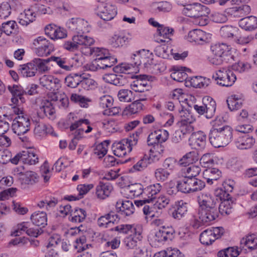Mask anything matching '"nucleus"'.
<instances>
[{"mask_svg": "<svg viewBox=\"0 0 257 257\" xmlns=\"http://www.w3.org/2000/svg\"><path fill=\"white\" fill-rule=\"evenodd\" d=\"M220 117L213 121L209 134V140L215 148L223 147L229 144L232 138V128L229 125L222 124Z\"/></svg>", "mask_w": 257, "mask_h": 257, "instance_id": "1", "label": "nucleus"}, {"mask_svg": "<svg viewBox=\"0 0 257 257\" xmlns=\"http://www.w3.org/2000/svg\"><path fill=\"white\" fill-rule=\"evenodd\" d=\"M199 205L198 215L204 222L214 221L217 218V206L219 201L217 198L207 193H202L197 198Z\"/></svg>", "mask_w": 257, "mask_h": 257, "instance_id": "2", "label": "nucleus"}, {"mask_svg": "<svg viewBox=\"0 0 257 257\" xmlns=\"http://www.w3.org/2000/svg\"><path fill=\"white\" fill-rule=\"evenodd\" d=\"M94 43L91 37L83 35H77L73 36L72 40L65 42L64 48L70 51H74L79 49L89 48Z\"/></svg>", "mask_w": 257, "mask_h": 257, "instance_id": "3", "label": "nucleus"}, {"mask_svg": "<svg viewBox=\"0 0 257 257\" xmlns=\"http://www.w3.org/2000/svg\"><path fill=\"white\" fill-rule=\"evenodd\" d=\"M212 79L217 84L221 86L230 87L235 82L236 77L232 70L223 68L217 70L213 74Z\"/></svg>", "mask_w": 257, "mask_h": 257, "instance_id": "4", "label": "nucleus"}, {"mask_svg": "<svg viewBox=\"0 0 257 257\" xmlns=\"http://www.w3.org/2000/svg\"><path fill=\"white\" fill-rule=\"evenodd\" d=\"M184 14L191 18H199L206 17L210 12L209 9L200 4H190L185 7L183 10Z\"/></svg>", "mask_w": 257, "mask_h": 257, "instance_id": "5", "label": "nucleus"}, {"mask_svg": "<svg viewBox=\"0 0 257 257\" xmlns=\"http://www.w3.org/2000/svg\"><path fill=\"white\" fill-rule=\"evenodd\" d=\"M30 120L23 115L16 116L13 119L12 128L13 132L21 136L27 133L30 128Z\"/></svg>", "mask_w": 257, "mask_h": 257, "instance_id": "6", "label": "nucleus"}, {"mask_svg": "<svg viewBox=\"0 0 257 257\" xmlns=\"http://www.w3.org/2000/svg\"><path fill=\"white\" fill-rule=\"evenodd\" d=\"M162 189V186L159 183L151 185L144 189V199L135 201V203L138 207L142 206L146 203H150V201L154 202L156 196Z\"/></svg>", "mask_w": 257, "mask_h": 257, "instance_id": "7", "label": "nucleus"}, {"mask_svg": "<svg viewBox=\"0 0 257 257\" xmlns=\"http://www.w3.org/2000/svg\"><path fill=\"white\" fill-rule=\"evenodd\" d=\"M97 15L104 21H110L114 18L117 14L114 6L109 4L97 5Z\"/></svg>", "mask_w": 257, "mask_h": 257, "instance_id": "8", "label": "nucleus"}, {"mask_svg": "<svg viewBox=\"0 0 257 257\" xmlns=\"http://www.w3.org/2000/svg\"><path fill=\"white\" fill-rule=\"evenodd\" d=\"M136 80H135L131 86L132 89L139 92H143L149 91L151 88V82L149 81L148 78L149 75H140L135 76Z\"/></svg>", "mask_w": 257, "mask_h": 257, "instance_id": "9", "label": "nucleus"}, {"mask_svg": "<svg viewBox=\"0 0 257 257\" xmlns=\"http://www.w3.org/2000/svg\"><path fill=\"white\" fill-rule=\"evenodd\" d=\"M230 46L224 43H218L213 45L210 47V51L220 56H223L225 63H228L233 60V56L231 55Z\"/></svg>", "mask_w": 257, "mask_h": 257, "instance_id": "10", "label": "nucleus"}, {"mask_svg": "<svg viewBox=\"0 0 257 257\" xmlns=\"http://www.w3.org/2000/svg\"><path fill=\"white\" fill-rule=\"evenodd\" d=\"M118 215L111 210L108 213L100 216L97 220V225L102 228H107L115 224L119 221Z\"/></svg>", "mask_w": 257, "mask_h": 257, "instance_id": "11", "label": "nucleus"}, {"mask_svg": "<svg viewBox=\"0 0 257 257\" xmlns=\"http://www.w3.org/2000/svg\"><path fill=\"white\" fill-rule=\"evenodd\" d=\"M136 231L124 239V243L127 249H134L140 243L143 238L142 228L141 226H137Z\"/></svg>", "mask_w": 257, "mask_h": 257, "instance_id": "12", "label": "nucleus"}, {"mask_svg": "<svg viewBox=\"0 0 257 257\" xmlns=\"http://www.w3.org/2000/svg\"><path fill=\"white\" fill-rule=\"evenodd\" d=\"M87 21L80 18H73L69 20L66 23L67 28L70 31L77 33L78 35H81V33L87 31Z\"/></svg>", "mask_w": 257, "mask_h": 257, "instance_id": "13", "label": "nucleus"}, {"mask_svg": "<svg viewBox=\"0 0 257 257\" xmlns=\"http://www.w3.org/2000/svg\"><path fill=\"white\" fill-rule=\"evenodd\" d=\"M206 135L202 131L193 133L189 138V143L195 149H204L206 146Z\"/></svg>", "mask_w": 257, "mask_h": 257, "instance_id": "14", "label": "nucleus"}, {"mask_svg": "<svg viewBox=\"0 0 257 257\" xmlns=\"http://www.w3.org/2000/svg\"><path fill=\"white\" fill-rule=\"evenodd\" d=\"M174 30L162 25L157 30V33L154 35L155 41L158 43H169L171 37L173 36Z\"/></svg>", "mask_w": 257, "mask_h": 257, "instance_id": "15", "label": "nucleus"}, {"mask_svg": "<svg viewBox=\"0 0 257 257\" xmlns=\"http://www.w3.org/2000/svg\"><path fill=\"white\" fill-rule=\"evenodd\" d=\"M8 89L12 94L11 101L14 104H18L19 100L22 103L25 102V98L23 97L25 90L21 86L16 84L9 85Z\"/></svg>", "mask_w": 257, "mask_h": 257, "instance_id": "16", "label": "nucleus"}, {"mask_svg": "<svg viewBox=\"0 0 257 257\" xmlns=\"http://www.w3.org/2000/svg\"><path fill=\"white\" fill-rule=\"evenodd\" d=\"M61 103V105L64 107H67L69 104V99L65 93H58L56 96H50L49 93V115H52L55 113L53 111L54 107L53 105H55V103Z\"/></svg>", "mask_w": 257, "mask_h": 257, "instance_id": "17", "label": "nucleus"}, {"mask_svg": "<svg viewBox=\"0 0 257 257\" xmlns=\"http://www.w3.org/2000/svg\"><path fill=\"white\" fill-rule=\"evenodd\" d=\"M116 208L118 212L125 216H130L134 212L135 208L132 201L128 200H118L116 203Z\"/></svg>", "mask_w": 257, "mask_h": 257, "instance_id": "18", "label": "nucleus"}, {"mask_svg": "<svg viewBox=\"0 0 257 257\" xmlns=\"http://www.w3.org/2000/svg\"><path fill=\"white\" fill-rule=\"evenodd\" d=\"M194 180L193 178L184 177L182 180L177 181V188L178 190L184 193L195 192L194 186Z\"/></svg>", "mask_w": 257, "mask_h": 257, "instance_id": "19", "label": "nucleus"}, {"mask_svg": "<svg viewBox=\"0 0 257 257\" xmlns=\"http://www.w3.org/2000/svg\"><path fill=\"white\" fill-rule=\"evenodd\" d=\"M112 190L113 187L110 183L100 181L96 188V194L98 198L104 199L109 196Z\"/></svg>", "mask_w": 257, "mask_h": 257, "instance_id": "20", "label": "nucleus"}, {"mask_svg": "<svg viewBox=\"0 0 257 257\" xmlns=\"http://www.w3.org/2000/svg\"><path fill=\"white\" fill-rule=\"evenodd\" d=\"M18 71L24 77H31L35 76L37 68L34 65L32 60L26 64L20 65Z\"/></svg>", "mask_w": 257, "mask_h": 257, "instance_id": "21", "label": "nucleus"}, {"mask_svg": "<svg viewBox=\"0 0 257 257\" xmlns=\"http://www.w3.org/2000/svg\"><path fill=\"white\" fill-rule=\"evenodd\" d=\"M238 24L244 30L251 31L257 28V18L252 16L246 17L241 19Z\"/></svg>", "mask_w": 257, "mask_h": 257, "instance_id": "22", "label": "nucleus"}, {"mask_svg": "<svg viewBox=\"0 0 257 257\" xmlns=\"http://www.w3.org/2000/svg\"><path fill=\"white\" fill-rule=\"evenodd\" d=\"M131 38L122 34H115L109 40V44L113 48H118L128 44Z\"/></svg>", "mask_w": 257, "mask_h": 257, "instance_id": "23", "label": "nucleus"}, {"mask_svg": "<svg viewBox=\"0 0 257 257\" xmlns=\"http://www.w3.org/2000/svg\"><path fill=\"white\" fill-rule=\"evenodd\" d=\"M202 102L205 107L206 117L212 118L215 112L216 104L214 99L208 96H204L202 99Z\"/></svg>", "mask_w": 257, "mask_h": 257, "instance_id": "24", "label": "nucleus"}, {"mask_svg": "<svg viewBox=\"0 0 257 257\" xmlns=\"http://www.w3.org/2000/svg\"><path fill=\"white\" fill-rule=\"evenodd\" d=\"M22 162L29 165H34L39 162V158L31 149L22 151Z\"/></svg>", "mask_w": 257, "mask_h": 257, "instance_id": "25", "label": "nucleus"}, {"mask_svg": "<svg viewBox=\"0 0 257 257\" xmlns=\"http://www.w3.org/2000/svg\"><path fill=\"white\" fill-rule=\"evenodd\" d=\"M206 35L205 32L199 30L195 29L189 32L187 37V40L190 42H195L198 44H201L205 41Z\"/></svg>", "mask_w": 257, "mask_h": 257, "instance_id": "26", "label": "nucleus"}, {"mask_svg": "<svg viewBox=\"0 0 257 257\" xmlns=\"http://www.w3.org/2000/svg\"><path fill=\"white\" fill-rule=\"evenodd\" d=\"M254 143V139L249 135H244L239 137L235 142L236 147L241 150L250 148Z\"/></svg>", "mask_w": 257, "mask_h": 257, "instance_id": "27", "label": "nucleus"}, {"mask_svg": "<svg viewBox=\"0 0 257 257\" xmlns=\"http://www.w3.org/2000/svg\"><path fill=\"white\" fill-rule=\"evenodd\" d=\"M31 219L34 224L38 226L45 227L47 224V215L43 211H36L31 216Z\"/></svg>", "mask_w": 257, "mask_h": 257, "instance_id": "28", "label": "nucleus"}, {"mask_svg": "<svg viewBox=\"0 0 257 257\" xmlns=\"http://www.w3.org/2000/svg\"><path fill=\"white\" fill-rule=\"evenodd\" d=\"M36 14L31 9L26 10L21 13L19 17V23L20 25L26 26L35 20Z\"/></svg>", "mask_w": 257, "mask_h": 257, "instance_id": "29", "label": "nucleus"}, {"mask_svg": "<svg viewBox=\"0 0 257 257\" xmlns=\"http://www.w3.org/2000/svg\"><path fill=\"white\" fill-rule=\"evenodd\" d=\"M116 62V58L109 55L104 59L93 61V65L96 66L97 69H106L112 67Z\"/></svg>", "mask_w": 257, "mask_h": 257, "instance_id": "30", "label": "nucleus"}, {"mask_svg": "<svg viewBox=\"0 0 257 257\" xmlns=\"http://www.w3.org/2000/svg\"><path fill=\"white\" fill-rule=\"evenodd\" d=\"M53 27L51 24H49V38L53 40L61 39L67 37L66 31L60 27H57L54 25Z\"/></svg>", "mask_w": 257, "mask_h": 257, "instance_id": "31", "label": "nucleus"}, {"mask_svg": "<svg viewBox=\"0 0 257 257\" xmlns=\"http://www.w3.org/2000/svg\"><path fill=\"white\" fill-rule=\"evenodd\" d=\"M133 56L132 58L134 60V64L135 66H138L143 64L146 59L149 58V57L153 56V54L149 50L143 49L137 51L136 54H133Z\"/></svg>", "mask_w": 257, "mask_h": 257, "instance_id": "32", "label": "nucleus"}, {"mask_svg": "<svg viewBox=\"0 0 257 257\" xmlns=\"http://www.w3.org/2000/svg\"><path fill=\"white\" fill-rule=\"evenodd\" d=\"M19 174L22 183L32 185L38 181V176L35 172L29 171L25 173L20 172Z\"/></svg>", "mask_w": 257, "mask_h": 257, "instance_id": "33", "label": "nucleus"}, {"mask_svg": "<svg viewBox=\"0 0 257 257\" xmlns=\"http://www.w3.org/2000/svg\"><path fill=\"white\" fill-rule=\"evenodd\" d=\"M233 201L232 198L228 199L222 201L218 204L217 210H219L217 213V217L219 216V213L222 215H228L232 212V204Z\"/></svg>", "mask_w": 257, "mask_h": 257, "instance_id": "34", "label": "nucleus"}, {"mask_svg": "<svg viewBox=\"0 0 257 257\" xmlns=\"http://www.w3.org/2000/svg\"><path fill=\"white\" fill-rule=\"evenodd\" d=\"M204 178L208 184H211L213 180L216 181L221 176V172L217 168H208L204 171Z\"/></svg>", "mask_w": 257, "mask_h": 257, "instance_id": "35", "label": "nucleus"}, {"mask_svg": "<svg viewBox=\"0 0 257 257\" xmlns=\"http://www.w3.org/2000/svg\"><path fill=\"white\" fill-rule=\"evenodd\" d=\"M9 153L7 151L0 152V162L2 164H6L11 161L12 163L17 165L19 161L22 162V152L18 153L13 158L7 155Z\"/></svg>", "mask_w": 257, "mask_h": 257, "instance_id": "36", "label": "nucleus"}, {"mask_svg": "<svg viewBox=\"0 0 257 257\" xmlns=\"http://www.w3.org/2000/svg\"><path fill=\"white\" fill-rule=\"evenodd\" d=\"M187 204L181 200L178 202L177 208L172 212V217L176 219H181L183 217L187 212Z\"/></svg>", "mask_w": 257, "mask_h": 257, "instance_id": "37", "label": "nucleus"}, {"mask_svg": "<svg viewBox=\"0 0 257 257\" xmlns=\"http://www.w3.org/2000/svg\"><path fill=\"white\" fill-rule=\"evenodd\" d=\"M152 159L150 157L145 155L140 160H139L133 168L130 170L132 172L135 171H142L145 170L148 166L152 163Z\"/></svg>", "mask_w": 257, "mask_h": 257, "instance_id": "38", "label": "nucleus"}, {"mask_svg": "<svg viewBox=\"0 0 257 257\" xmlns=\"http://www.w3.org/2000/svg\"><path fill=\"white\" fill-rule=\"evenodd\" d=\"M240 244L242 247L246 246L250 249H254L257 247V237L254 234L247 235L241 239Z\"/></svg>", "mask_w": 257, "mask_h": 257, "instance_id": "39", "label": "nucleus"}, {"mask_svg": "<svg viewBox=\"0 0 257 257\" xmlns=\"http://www.w3.org/2000/svg\"><path fill=\"white\" fill-rule=\"evenodd\" d=\"M82 75L78 73H72L68 75L65 79L66 85L71 88H76L80 84Z\"/></svg>", "mask_w": 257, "mask_h": 257, "instance_id": "40", "label": "nucleus"}, {"mask_svg": "<svg viewBox=\"0 0 257 257\" xmlns=\"http://www.w3.org/2000/svg\"><path fill=\"white\" fill-rule=\"evenodd\" d=\"M86 211L81 208H76L74 211H72L69 216V220L73 222H81L86 218Z\"/></svg>", "mask_w": 257, "mask_h": 257, "instance_id": "41", "label": "nucleus"}, {"mask_svg": "<svg viewBox=\"0 0 257 257\" xmlns=\"http://www.w3.org/2000/svg\"><path fill=\"white\" fill-rule=\"evenodd\" d=\"M143 104L140 102V100H136L127 107L123 111V114L132 115L136 114L143 109Z\"/></svg>", "mask_w": 257, "mask_h": 257, "instance_id": "42", "label": "nucleus"}, {"mask_svg": "<svg viewBox=\"0 0 257 257\" xmlns=\"http://www.w3.org/2000/svg\"><path fill=\"white\" fill-rule=\"evenodd\" d=\"M110 144V141L105 140L97 145L94 149V154L99 159L103 158L107 152V147Z\"/></svg>", "mask_w": 257, "mask_h": 257, "instance_id": "43", "label": "nucleus"}, {"mask_svg": "<svg viewBox=\"0 0 257 257\" xmlns=\"http://www.w3.org/2000/svg\"><path fill=\"white\" fill-rule=\"evenodd\" d=\"M17 24L14 21H9L4 22L1 26L2 33H4L8 36L15 33L17 32Z\"/></svg>", "mask_w": 257, "mask_h": 257, "instance_id": "44", "label": "nucleus"}, {"mask_svg": "<svg viewBox=\"0 0 257 257\" xmlns=\"http://www.w3.org/2000/svg\"><path fill=\"white\" fill-rule=\"evenodd\" d=\"M152 7L155 12H169L172 9V5L166 1L154 3Z\"/></svg>", "mask_w": 257, "mask_h": 257, "instance_id": "45", "label": "nucleus"}, {"mask_svg": "<svg viewBox=\"0 0 257 257\" xmlns=\"http://www.w3.org/2000/svg\"><path fill=\"white\" fill-rule=\"evenodd\" d=\"M60 87V80L53 76H49V93L50 96L52 95L54 97L59 93L58 90Z\"/></svg>", "mask_w": 257, "mask_h": 257, "instance_id": "46", "label": "nucleus"}, {"mask_svg": "<svg viewBox=\"0 0 257 257\" xmlns=\"http://www.w3.org/2000/svg\"><path fill=\"white\" fill-rule=\"evenodd\" d=\"M212 234L209 228L204 230L200 235V242L207 245L211 244L215 241V238Z\"/></svg>", "mask_w": 257, "mask_h": 257, "instance_id": "47", "label": "nucleus"}, {"mask_svg": "<svg viewBox=\"0 0 257 257\" xmlns=\"http://www.w3.org/2000/svg\"><path fill=\"white\" fill-rule=\"evenodd\" d=\"M190 72V69L186 67H181V70H177L171 74L172 78L178 82H183L186 80L188 75L186 72Z\"/></svg>", "mask_w": 257, "mask_h": 257, "instance_id": "48", "label": "nucleus"}, {"mask_svg": "<svg viewBox=\"0 0 257 257\" xmlns=\"http://www.w3.org/2000/svg\"><path fill=\"white\" fill-rule=\"evenodd\" d=\"M226 101L229 109L231 111L237 109L242 106L241 100L239 99L235 95H231Z\"/></svg>", "mask_w": 257, "mask_h": 257, "instance_id": "49", "label": "nucleus"}, {"mask_svg": "<svg viewBox=\"0 0 257 257\" xmlns=\"http://www.w3.org/2000/svg\"><path fill=\"white\" fill-rule=\"evenodd\" d=\"M237 32V29L231 26H222L220 30L221 36L224 38H232Z\"/></svg>", "mask_w": 257, "mask_h": 257, "instance_id": "50", "label": "nucleus"}, {"mask_svg": "<svg viewBox=\"0 0 257 257\" xmlns=\"http://www.w3.org/2000/svg\"><path fill=\"white\" fill-rule=\"evenodd\" d=\"M120 101L124 102H130L134 99L133 92L128 89L120 90L117 94Z\"/></svg>", "mask_w": 257, "mask_h": 257, "instance_id": "51", "label": "nucleus"}, {"mask_svg": "<svg viewBox=\"0 0 257 257\" xmlns=\"http://www.w3.org/2000/svg\"><path fill=\"white\" fill-rule=\"evenodd\" d=\"M12 9L8 2H3L0 4V19H6L11 14Z\"/></svg>", "mask_w": 257, "mask_h": 257, "instance_id": "52", "label": "nucleus"}, {"mask_svg": "<svg viewBox=\"0 0 257 257\" xmlns=\"http://www.w3.org/2000/svg\"><path fill=\"white\" fill-rule=\"evenodd\" d=\"M196 153L194 151L187 153L179 160V165L186 167L189 166L190 164H193L194 160V157Z\"/></svg>", "mask_w": 257, "mask_h": 257, "instance_id": "53", "label": "nucleus"}, {"mask_svg": "<svg viewBox=\"0 0 257 257\" xmlns=\"http://www.w3.org/2000/svg\"><path fill=\"white\" fill-rule=\"evenodd\" d=\"M35 66H37V70L40 72H45L48 70L47 64L48 63V58L41 59L34 58L33 60Z\"/></svg>", "mask_w": 257, "mask_h": 257, "instance_id": "54", "label": "nucleus"}, {"mask_svg": "<svg viewBox=\"0 0 257 257\" xmlns=\"http://www.w3.org/2000/svg\"><path fill=\"white\" fill-rule=\"evenodd\" d=\"M48 109V99H42L39 108L37 111V114L39 118L43 119L47 116V110Z\"/></svg>", "mask_w": 257, "mask_h": 257, "instance_id": "55", "label": "nucleus"}, {"mask_svg": "<svg viewBox=\"0 0 257 257\" xmlns=\"http://www.w3.org/2000/svg\"><path fill=\"white\" fill-rule=\"evenodd\" d=\"M222 57L223 56H220V55H218L210 51L208 55L207 59L211 64L215 65H219L222 64L224 62H225V59H223Z\"/></svg>", "mask_w": 257, "mask_h": 257, "instance_id": "56", "label": "nucleus"}, {"mask_svg": "<svg viewBox=\"0 0 257 257\" xmlns=\"http://www.w3.org/2000/svg\"><path fill=\"white\" fill-rule=\"evenodd\" d=\"M170 199L165 196H161L158 198H155L154 201L155 208L162 209L167 206L169 203Z\"/></svg>", "mask_w": 257, "mask_h": 257, "instance_id": "57", "label": "nucleus"}, {"mask_svg": "<svg viewBox=\"0 0 257 257\" xmlns=\"http://www.w3.org/2000/svg\"><path fill=\"white\" fill-rule=\"evenodd\" d=\"M170 173L164 168L157 169L155 172V177L158 181H165L169 177Z\"/></svg>", "mask_w": 257, "mask_h": 257, "instance_id": "58", "label": "nucleus"}, {"mask_svg": "<svg viewBox=\"0 0 257 257\" xmlns=\"http://www.w3.org/2000/svg\"><path fill=\"white\" fill-rule=\"evenodd\" d=\"M170 51L168 47L165 45L158 46L155 49L156 55L164 59H167L169 57Z\"/></svg>", "mask_w": 257, "mask_h": 257, "instance_id": "59", "label": "nucleus"}, {"mask_svg": "<svg viewBox=\"0 0 257 257\" xmlns=\"http://www.w3.org/2000/svg\"><path fill=\"white\" fill-rule=\"evenodd\" d=\"M251 68V65L247 62L239 61L232 66V69L239 73L248 71Z\"/></svg>", "mask_w": 257, "mask_h": 257, "instance_id": "60", "label": "nucleus"}, {"mask_svg": "<svg viewBox=\"0 0 257 257\" xmlns=\"http://www.w3.org/2000/svg\"><path fill=\"white\" fill-rule=\"evenodd\" d=\"M215 198L219 199L220 201H224L231 198L229 194L227 193L222 188L215 189L214 192Z\"/></svg>", "mask_w": 257, "mask_h": 257, "instance_id": "61", "label": "nucleus"}, {"mask_svg": "<svg viewBox=\"0 0 257 257\" xmlns=\"http://www.w3.org/2000/svg\"><path fill=\"white\" fill-rule=\"evenodd\" d=\"M49 62H52V65L57 64L61 68L68 70H69V67L68 66L64 65L65 61L64 59H62L59 57L51 56L49 57Z\"/></svg>", "mask_w": 257, "mask_h": 257, "instance_id": "62", "label": "nucleus"}, {"mask_svg": "<svg viewBox=\"0 0 257 257\" xmlns=\"http://www.w3.org/2000/svg\"><path fill=\"white\" fill-rule=\"evenodd\" d=\"M180 113L183 123L192 124L195 121V118L191 114L189 110H182Z\"/></svg>", "mask_w": 257, "mask_h": 257, "instance_id": "63", "label": "nucleus"}, {"mask_svg": "<svg viewBox=\"0 0 257 257\" xmlns=\"http://www.w3.org/2000/svg\"><path fill=\"white\" fill-rule=\"evenodd\" d=\"M80 84L84 89H91L95 86V81L91 78L82 76Z\"/></svg>", "mask_w": 257, "mask_h": 257, "instance_id": "64", "label": "nucleus"}]
</instances>
